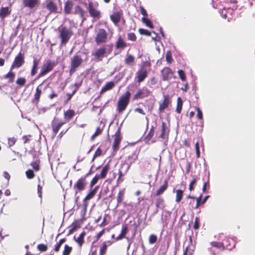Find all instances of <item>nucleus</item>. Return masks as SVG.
Wrapping results in <instances>:
<instances>
[{
    "label": "nucleus",
    "instance_id": "obj_1",
    "mask_svg": "<svg viewBox=\"0 0 255 255\" xmlns=\"http://www.w3.org/2000/svg\"><path fill=\"white\" fill-rule=\"evenodd\" d=\"M130 96V92L127 91L119 98L117 105V111L118 113H122L126 110L129 103Z\"/></svg>",
    "mask_w": 255,
    "mask_h": 255
},
{
    "label": "nucleus",
    "instance_id": "obj_2",
    "mask_svg": "<svg viewBox=\"0 0 255 255\" xmlns=\"http://www.w3.org/2000/svg\"><path fill=\"white\" fill-rule=\"evenodd\" d=\"M108 46L110 47L108 50H107L106 46L103 45L92 53V55L94 57V60L96 62L101 61L105 56L111 53L112 51V46L108 45Z\"/></svg>",
    "mask_w": 255,
    "mask_h": 255
},
{
    "label": "nucleus",
    "instance_id": "obj_3",
    "mask_svg": "<svg viewBox=\"0 0 255 255\" xmlns=\"http://www.w3.org/2000/svg\"><path fill=\"white\" fill-rule=\"evenodd\" d=\"M59 38L61 40V45L65 46L73 35L72 29L66 26H63L59 29Z\"/></svg>",
    "mask_w": 255,
    "mask_h": 255
},
{
    "label": "nucleus",
    "instance_id": "obj_4",
    "mask_svg": "<svg viewBox=\"0 0 255 255\" xmlns=\"http://www.w3.org/2000/svg\"><path fill=\"white\" fill-rule=\"evenodd\" d=\"M87 10L90 16L96 20L100 19L102 17V13L99 8V3L97 2H89Z\"/></svg>",
    "mask_w": 255,
    "mask_h": 255
},
{
    "label": "nucleus",
    "instance_id": "obj_5",
    "mask_svg": "<svg viewBox=\"0 0 255 255\" xmlns=\"http://www.w3.org/2000/svg\"><path fill=\"white\" fill-rule=\"evenodd\" d=\"M56 65V63L54 61L51 60H47L46 63H44L41 67V71L37 76L35 80L44 76L49 72H51Z\"/></svg>",
    "mask_w": 255,
    "mask_h": 255
},
{
    "label": "nucleus",
    "instance_id": "obj_6",
    "mask_svg": "<svg viewBox=\"0 0 255 255\" xmlns=\"http://www.w3.org/2000/svg\"><path fill=\"white\" fill-rule=\"evenodd\" d=\"M83 62V60L80 55L77 54L74 55L71 59L69 69L70 75L73 74L77 69L82 65Z\"/></svg>",
    "mask_w": 255,
    "mask_h": 255
},
{
    "label": "nucleus",
    "instance_id": "obj_7",
    "mask_svg": "<svg viewBox=\"0 0 255 255\" xmlns=\"http://www.w3.org/2000/svg\"><path fill=\"white\" fill-rule=\"evenodd\" d=\"M89 173H87L85 175L81 177L75 183L73 188L75 190V194H77L79 192L84 190L87 185V177Z\"/></svg>",
    "mask_w": 255,
    "mask_h": 255
},
{
    "label": "nucleus",
    "instance_id": "obj_8",
    "mask_svg": "<svg viewBox=\"0 0 255 255\" xmlns=\"http://www.w3.org/2000/svg\"><path fill=\"white\" fill-rule=\"evenodd\" d=\"M108 34L104 28H100L96 35L95 41L97 45L105 43L108 40Z\"/></svg>",
    "mask_w": 255,
    "mask_h": 255
},
{
    "label": "nucleus",
    "instance_id": "obj_9",
    "mask_svg": "<svg viewBox=\"0 0 255 255\" xmlns=\"http://www.w3.org/2000/svg\"><path fill=\"white\" fill-rule=\"evenodd\" d=\"M219 236L221 239L224 238L222 240V242L223 244L224 245V250H231L235 247L236 244L233 239L224 236V234H220Z\"/></svg>",
    "mask_w": 255,
    "mask_h": 255
},
{
    "label": "nucleus",
    "instance_id": "obj_10",
    "mask_svg": "<svg viewBox=\"0 0 255 255\" xmlns=\"http://www.w3.org/2000/svg\"><path fill=\"white\" fill-rule=\"evenodd\" d=\"M150 93V90L146 87L138 89L136 93L133 96L132 100L135 101L144 99L148 97Z\"/></svg>",
    "mask_w": 255,
    "mask_h": 255
},
{
    "label": "nucleus",
    "instance_id": "obj_11",
    "mask_svg": "<svg viewBox=\"0 0 255 255\" xmlns=\"http://www.w3.org/2000/svg\"><path fill=\"white\" fill-rule=\"evenodd\" d=\"M24 54L21 52L15 56L11 66L10 70H12L14 68H19L24 63Z\"/></svg>",
    "mask_w": 255,
    "mask_h": 255
},
{
    "label": "nucleus",
    "instance_id": "obj_12",
    "mask_svg": "<svg viewBox=\"0 0 255 255\" xmlns=\"http://www.w3.org/2000/svg\"><path fill=\"white\" fill-rule=\"evenodd\" d=\"M65 124V122L62 121L57 118H54L51 121V128L54 136L58 133L60 128Z\"/></svg>",
    "mask_w": 255,
    "mask_h": 255
},
{
    "label": "nucleus",
    "instance_id": "obj_13",
    "mask_svg": "<svg viewBox=\"0 0 255 255\" xmlns=\"http://www.w3.org/2000/svg\"><path fill=\"white\" fill-rule=\"evenodd\" d=\"M171 103L170 97L167 94L163 95V99L159 103L158 111L160 113L164 112V110L168 108Z\"/></svg>",
    "mask_w": 255,
    "mask_h": 255
},
{
    "label": "nucleus",
    "instance_id": "obj_14",
    "mask_svg": "<svg viewBox=\"0 0 255 255\" xmlns=\"http://www.w3.org/2000/svg\"><path fill=\"white\" fill-rule=\"evenodd\" d=\"M114 139L113 144V149L114 151H117L119 149L120 144L122 139L120 127L118 128L117 130L114 135Z\"/></svg>",
    "mask_w": 255,
    "mask_h": 255
},
{
    "label": "nucleus",
    "instance_id": "obj_15",
    "mask_svg": "<svg viewBox=\"0 0 255 255\" xmlns=\"http://www.w3.org/2000/svg\"><path fill=\"white\" fill-rule=\"evenodd\" d=\"M12 12L11 4H10L6 6H1L0 7V19L4 20L5 18L8 17Z\"/></svg>",
    "mask_w": 255,
    "mask_h": 255
},
{
    "label": "nucleus",
    "instance_id": "obj_16",
    "mask_svg": "<svg viewBox=\"0 0 255 255\" xmlns=\"http://www.w3.org/2000/svg\"><path fill=\"white\" fill-rule=\"evenodd\" d=\"M46 80H44L36 88L35 92L33 99L31 100V103L35 105H37L40 101V96L42 94V90L40 87L44 84Z\"/></svg>",
    "mask_w": 255,
    "mask_h": 255
},
{
    "label": "nucleus",
    "instance_id": "obj_17",
    "mask_svg": "<svg viewBox=\"0 0 255 255\" xmlns=\"http://www.w3.org/2000/svg\"><path fill=\"white\" fill-rule=\"evenodd\" d=\"M137 158L138 154L136 150H133L129 152V154L125 160V163L128 165V168H129L131 164L135 161Z\"/></svg>",
    "mask_w": 255,
    "mask_h": 255
},
{
    "label": "nucleus",
    "instance_id": "obj_18",
    "mask_svg": "<svg viewBox=\"0 0 255 255\" xmlns=\"http://www.w3.org/2000/svg\"><path fill=\"white\" fill-rule=\"evenodd\" d=\"M99 189V186H97L94 188L90 192L85 196V197L84 198L83 200V206L84 207V209L86 210L88 205V203L87 202V201L93 198L96 194L97 192V191Z\"/></svg>",
    "mask_w": 255,
    "mask_h": 255
},
{
    "label": "nucleus",
    "instance_id": "obj_19",
    "mask_svg": "<svg viewBox=\"0 0 255 255\" xmlns=\"http://www.w3.org/2000/svg\"><path fill=\"white\" fill-rule=\"evenodd\" d=\"M136 75L137 82L138 83L142 82L147 76V72L146 68L144 67H142L136 72Z\"/></svg>",
    "mask_w": 255,
    "mask_h": 255
},
{
    "label": "nucleus",
    "instance_id": "obj_20",
    "mask_svg": "<svg viewBox=\"0 0 255 255\" xmlns=\"http://www.w3.org/2000/svg\"><path fill=\"white\" fill-rule=\"evenodd\" d=\"M162 80L168 81L171 79L173 75V72L169 67H164L161 71Z\"/></svg>",
    "mask_w": 255,
    "mask_h": 255
},
{
    "label": "nucleus",
    "instance_id": "obj_21",
    "mask_svg": "<svg viewBox=\"0 0 255 255\" xmlns=\"http://www.w3.org/2000/svg\"><path fill=\"white\" fill-rule=\"evenodd\" d=\"M45 7L49 11L50 13H55L57 12V5L53 0H47Z\"/></svg>",
    "mask_w": 255,
    "mask_h": 255
},
{
    "label": "nucleus",
    "instance_id": "obj_22",
    "mask_svg": "<svg viewBox=\"0 0 255 255\" xmlns=\"http://www.w3.org/2000/svg\"><path fill=\"white\" fill-rule=\"evenodd\" d=\"M23 5L25 7L33 9L37 6L39 3V0H22Z\"/></svg>",
    "mask_w": 255,
    "mask_h": 255
},
{
    "label": "nucleus",
    "instance_id": "obj_23",
    "mask_svg": "<svg viewBox=\"0 0 255 255\" xmlns=\"http://www.w3.org/2000/svg\"><path fill=\"white\" fill-rule=\"evenodd\" d=\"M122 15V11H115L110 15V19L116 25H117L120 22Z\"/></svg>",
    "mask_w": 255,
    "mask_h": 255
},
{
    "label": "nucleus",
    "instance_id": "obj_24",
    "mask_svg": "<svg viewBox=\"0 0 255 255\" xmlns=\"http://www.w3.org/2000/svg\"><path fill=\"white\" fill-rule=\"evenodd\" d=\"M74 6V3L72 0H67L64 3V12L66 14L73 13L72 9Z\"/></svg>",
    "mask_w": 255,
    "mask_h": 255
},
{
    "label": "nucleus",
    "instance_id": "obj_25",
    "mask_svg": "<svg viewBox=\"0 0 255 255\" xmlns=\"http://www.w3.org/2000/svg\"><path fill=\"white\" fill-rule=\"evenodd\" d=\"M75 112L73 109H68L65 111L63 114V117L65 122H69L75 116Z\"/></svg>",
    "mask_w": 255,
    "mask_h": 255
},
{
    "label": "nucleus",
    "instance_id": "obj_26",
    "mask_svg": "<svg viewBox=\"0 0 255 255\" xmlns=\"http://www.w3.org/2000/svg\"><path fill=\"white\" fill-rule=\"evenodd\" d=\"M169 128L165 122L162 123L161 125V133L160 137L162 139L168 138L169 132Z\"/></svg>",
    "mask_w": 255,
    "mask_h": 255
},
{
    "label": "nucleus",
    "instance_id": "obj_27",
    "mask_svg": "<svg viewBox=\"0 0 255 255\" xmlns=\"http://www.w3.org/2000/svg\"><path fill=\"white\" fill-rule=\"evenodd\" d=\"M86 12V11L80 5H76L74 6V11L73 12L74 14H79L80 17L85 19V16Z\"/></svg>",
    "mask_w": 255,
    "mask_h": 255
},
{
    "label": "nucleus",
    "instance_id": "obj_28",
    "mask_svg": "<svg viewBox=\"0 0 255 255\" xmlns=\"http://www.w3.org/2000/svg\"><path fill=\"white\" fill-rule=\"evenodd\" d=\"M168 187V180L165 179L164 181L163 184L157 190L155 195L156 196H160L162 194Z\"/></svg>",
    "mask_w": 255,
    "mask_h": 255
},
{
    "label": "nucleus",
    "instance_id": "obj_29",
    "mask_svg": "<svg viewBox=\"0 0 255 255\" xmlns=\"http://www.w3.org/2000/svg\"><path fill=\"white\" fill-rule=\"evenodd\" d=\"M110 168L111 165L110 163V161H109L103 166L101 170V173L99 174L100 175V177H101V179H105L106 177L108 172L110 170Z\"/></svg>",
    "mask_w": 255,
    "mask_h": 255
},
{
    "label": "nucleus",
    "instance_id": "obj_30",
    "mask_svg": "<svg viewBox=\"0 0 255 255\" xmlns=\"http://www.w3.org/2000/svg\"><path fill=\"white\" fill-rule=\"evenodd\" d=\"M128 46V43L123 38L122 36H119L117 41L116 43L117 49H123Z\"/></svg>",
    "mask_w": 255,
    "mask_h": 255
},
{
    "label": "nucleus",
    "instance_id": "obj_31",
    "mask_svg": "<svg viewBox=\"0 0 255 255\" xmlns=\"http://www.w3.org/2000/svg\"><path fill=\"white\" fill-rule=\"evenodd\" d=\"M86 232L85 231L82 232L77 238L75 237H74V240L78 244L79 247L81 248L82 246L84 243V238L86 236Z\"/></svg>",
    "mask_w": 255,
    "mask_h": 255
},
{
    "label": "nucleus",
    "instance_id": "obj_32",
    "mask_svg": "<svg viewBox=\"0 0 255 255\" xmlns=\"http://www.w3.org/2000/svg\"><path fill=\"white\" fill-rule=\"evenodd\" d=\"M70 227H71V229L68 231V235L73 234V232L80 228L81 226L79 221L78 220H75Z\"/></svg>",
    "mask_w": 255,
    "mask_h": 255
},
{
    "label": "nucleus",
    "instance_id": "obj_33",
    "mask_svg": "<svg viewBox=\"0 0 255 255\" xmlns=\"http://www.w3.org/2000/svg\"><path fill=\"white\" fill-rule=\"evenodd\" d=\"M115 83L113 81L107 82L106 85L102 88L100 93V95L103 94L106 91L111 90L115 86Z\"/></svg>",
    "mask_w": 255,
    "mask_h": 255
},
{
    "label": "nucleus",
    "instance_id": "obj_34",
    "mask_svg": "<svg viewBox=\"0 0 255 255\" xmlns=\"http://www.w3.org/2000/svg\"><path fill=\"white\" fill-rule=\"evenodd\" d=\"M15 77V73L10 69L9 72L3 76L5 79H7L9 83H12L14 82Z\"/></svg>",
    "mask_w": 255,
    "mask_h": 255
},
{
    "label": "nucleus",
    "instance_id": "obj_35",
    "mask_svg": "<svg viewBox=\"0 0 255 255\" xmlns=\"http://www.w3.org/2000/svg\"><path fill=\"white\" fill-rule=\"evenodd\" d=\"M39 60L34 59L33 61V65L31 70L30 75L32 76H34L37 72Z\"/></svg>",
    "mask_w": 255,
    "mask_h": 255
},
{
    "label": "nucleus",
    "instance_id": "obj_36",
    "mask_svg": "<svg viewBox=\"0 0 255 255\" xmlns=\"http://www.w3.org/2000/svg\"><path fill=\"white\" fill-rule=\"evenodd\" d=\"M105 153L106 151H103V150L102 149V146L101 145L99 146L93 155L92 161H94L96 158L99 157L102 155H103L105 154Z\"/></svg>",
    "mask_w": 255,
    "mask_h": 255
},
{
    "label": "nucleus",
    "instance_id": "obj_37",
    "mask_svg": "<svg viewBox=\"0 0 255 255\" xmlns=\"http://www.w3.org/2000/svg\"><path fill=\"white\" fill-rule=\"evenodd\" d=\"M134 57L130 54H127L125 60V64L128 66H133L134 63Z\"/></svg>",
    "mask_w": 255,
    "mask_h": 255
},
{
    "label": "nucleus",
    "instance_id": "obj_38",
    "mask_svg": "<svg viewBox=\"0 0 255 255\" xmlns=\"http://www.w3.org/2000/svg\"><path fill=\"white\" fill-rule=\"evenodd\" d=\"M155 130H154V127L153 126H151L150 128L148 133L147 134V135L144 137V141L145 142H149L150 139L153 137V135L154 134Z\"/></svg>",
    "mask_w": 255,
    "mask_h": 255
},
{
    "label": "nucleus",
    "instance_id": "obj_39",
    "mask_svg": "<svg viewBox=\"0 0 255 255\" xmlns=\"http://www.w3.org/2000/svg\"><path fill=\"white\" fill-rule=\"evenodd\" d=\"M125 190H126L124 188L119 191L117 196L118 205L121 204L123 202L125 194Z\"/></svg>",
    "mask_w": 255,
    "mask_h": 255
},
{
    "label": "nucleus",
    "instance_id": "obj_40",
    "mask_svg": "<svg viewBox=\"0 0 255 255\" xmlns=\"http://www.w3.org/2000/svg\"><path fill=\"white\" fill-rule=\"evenodd\" d=\"M183 101L180 97H178L177 100V106L176 112L177 113L180 114L182 109Z\"/></svg>",
    "mask_w": 255,
    "mask_h": 255
},
{
    "label": "nucleus",
    "instance_id": "obj_41",
    "mask_svg": "<svg viewBox=\"0 0 255 255\" xmlns=\"http://www.w3.org/2000/svg\"><path fill=\"white\" fill-rule=\"evenodd\" d=\"M183 193L184 191L181 189H178L176 191V202L179 203L181 201L183 196Z\"/></svg>",
    "mask_w": 255,
    "mask_h": 255
},
{
    "label": "nucleus",
    "instance_id": "obj_42",
    "mask_svg": "<svg viewBox=\"0 0 255 255\" xmlns=\"http://www.w3.org/2000/svg\"><path fill=\"white\" fill-rule=\"evenodd\" d=\"M26 79L24 77H18L15 81L16 84L20 88L23 87L26 83Z\"/></svg>",
    "mask_w": 255,
    "mask_h": 255
},
{
    "label": "nucleus",
    "instance_id": "obj_43",
    "mask_svg": "<svg viewBox=\"0 0 255 255\" xmlns=\"http://www.w3.org/2000/svg\"><path fill=\"white\" fill-rule=\"evenodd\" d=\"M212 247L216 248L221 250H224V245L223 244V242H212L211 243Z\"/></svg>",
    "mask_w": 255,
    "mask_h": 255
},
{
    "label": "nucleus",
    "instance_id": "obj_44",
    "mask_svg": "<svg viewBox=\"0 0 255 255\" xmlns=\"http://www.w3.org/2000/svg\"><path fill=\"white\" fill-rule=\"evenodd\" d=\"M196 110L197 111V118L200 120L201 121H200V123H201V127L202 128L203 126V114H202V111L201 110V109L199 108V107H196Z\"/></svg>",
    "mask_w": 255,
    "mask_h": 255
},
{
    "label": "nucleus",
    "instance_id": "obj_45",
    "mask_svg": "<svg viewBox=\"0 0 255 255\" xmlns=\"http://www.w3.org/2000/svg\"><path fill=\"white\" fill-rule=\"evenodd\" d=\"M164 199L161 197H159L157 199L156 201V207L157 209L163 208L165 207L164 204Z\"/></svg>",
    "mask_w": 255,
    "mask_h": 255
},
{
    "label": "nucleus",
    "instance_id": "obj_46",
    "mask_svg": "<svg viewBox=\"0 0 255 255\" xmlns=\"http://www.w3.org/2000/svg\"><path fill=\"white\" fill-rule=\"evenodd\" d=\"M101 179L99 174H96L91 180L90 183L89 187L92 188L95 184H96L99 180Z\"/></svg>",
    "mask_w": 255,
    "mask_h": 255
},
{
    "label": "nucleus",
    "instance_id": "obj_47",
    "mask_svg": "<svg viewBox=\"0 0 255 255\" xmlns=\"http://www.w3.org/2000/svg\"><path fill=\"white\" fill-rule=\"evenodd\" d=\"M142 21L148 27H149L150 28H153V25L152 24V21L146 17H142Z\"/></svg>",
    "mask_w": 255,
    "mask_h": 255
},
{
    "label": "nucleus",
    "instance_id": "obj_48",
    "mask_svg": "<svg viewBox=\"0 0 255 255\" xmlns=\"http://www.w3.org/2000/svg\"><path fill=\"white\" fill-rule=\"evenodd\" d=\"M40 161L39 160H36L35 161L32 162L30 163L31 166L32 167L33 169L37 171L40 169Z\"/></svg>",
    "mask_w": 255,
    "mask_h": 255
},
{
    "label": "nucleus",
    "instance_id": "obj_49",
    "mask_svg": "<svg viewBox=\"0 0 255 255\" xmlns=\"http://www.w3.org/2000/svg\"><path fill=\"white\" fill-rule=\"evenodd\" d=\"M72 250V248L68 245L64 246V249L63 251L62 255H69Z\"/></svg>",
    "mask_w": 255,
    "mask_h": 255
},
{
    "label": "nucleus",
    "instance_id": "obj_50",
    "mask_svg": "<svg viewBox=\"0 0 255 255\" xmlns=\"http://www.w3.org/2000/svg\"><path fill=\"white\" fill-rule=\"evenodd\" d=\"M107 250V245H106V242H104L103 243L102 246L100 249L99 255H104L106 253Z\"/></svg>",
    "mask_w": 255,
    "mask_h": 255
},
{
    "label": "nucleus",
    "instance_id": "obj_51",
    "mask_svg": "<svg viewBox=\"0 0 255 255\" xmlns=\"http://www.w3.org/2000/svg\"><path fill=\"white\" fill-rule=\"evenodd\" d=\"M165 58L166 61L169 63H171L173 61V59L172 57V53L170 51H168L166 53Z\"/></svg>",
    "mask_w": 255,
    "mask_h": 255
},
{
    "label": "nucleus",
    "instance_id": "obj_52",
    "mask_svg": "<svg viewBox=\"0 0 255 255\" xmlns=\"http://www.w3.org/2000/svg\"><path fill=\"white\" fill-rule=\"evenodd\" d=\"M202 194H201L198 197L196 198V204L195 206L194 207V209H197L199 208L200 205H203L202 202Z\"/></svg>",
    "mask_w": 255,
    "mask_h": 255
},
{
    "label": "nucleus",
    "instance_id": "obj_53",
    "mask_svg": "<svg viewBox=\"0 0 255 255\" xmlns=\"http://www.w3.org/2000/svg\"><path fill=\"white\" fill-rule=\"evenodd\" d=\"M37 249L39 251L43 252L47 250L48 247L46 245L40 244L37 245Z\"/></svg>",
    "mask_w": 255,
    "mask_h": 255
},
{
    "label": "nucleus",
    "instance_id": "obj_54",
    "mask_svg": "<svg viewBox=\"0 0 255 255\" xmlns=\"http://www.w3.org/2000/svg\"><path fill=\"white\" fill-rule=\"evenodd\" d=\"M102 130L103 129L102 128H101L100 127H98L94 133L91 136V139L94 140L96 137L102 133Z\"/></svg>",
    "mask_w": 255,
    "mask_h": 255
},
{
    "label": "nucleus",
    "instance_id": "obj_55",
    "mask_svg": "<svg viewBox=\"0 0 255 255\" xmlns=\"http://www.w3.org/2000/svg\"><path fill=\"white\" fill-rule=\"evenodd\" d=\"M26 177L28 179H31L34 177L35 174L31 169H28L25 172Z\"/></svg>",
    "mask_w": 255,
    "mask_h": 255
},
{
    "label": "nucleus",
    "instance_id": "obj_56",
    "mask_svg": "<svg viewBox=\"0 0 255 255\" xmlns=\"http://www.w3.org/2000/svg\"><path fill=\"white\" fill-rule=\"evenodd\" d=\"M157 237L156 235L151 234L149 237V243L150 244H153L157 242Z\"/></svg>",
    "mask_w": 255,
    "mask_h": 255
},
{
    "label": "nucleus",
    "instance_id": "obj_57",
    "mask_svg": "<svg viewBox=\"0 0 255 255\" xmlns=\"http://www.w3.org/2000/svg\"><path fill=\"white\" fill-rule=\"evenodd\" d=\"M77 90H74L72 93H67L66 96L67 97L66 100L64 101V104H67L69 102V101L71 100L73 96L76 93Z\"/></svg>",
    "mask_w": 255,
    "mask_h": 255
},
{
    "label": "nucleus",
    "instance_id": "obj_58",
    "mask_svg": "<svg viewBox=\"0 0 255 255\" xmlns=\"http://www.w3.org/2000/svg\"><path fill=\"white\" fill-rule=\"evenodd\" d=\"M118 175H119V177L117 180V183L118 185L122 183L124 181V178H123L124 174H123V172L121 170H120L119 171Z\"/></svg>",
    "mask_w": 255,
    "mask_h": 255
},
{
    "label": "nucleus",
    "instance_id": "obj_59",
    "mask_svg": "<svg viewBox=\"0 0 255 255\" xmlns=\"http://www.w3.org/2000/svg\"><path fill=\"white\" fill-rule=\"evenodd\" d=\"M127 35L128 40L132 41H136L137 38L134 33L129 32L128 33Z\"/></svg>",
    "mask_w": 255,
    "mask_h": 255
},
{
    "label": "nucleus",
    "instance_id": "obj_60",
    "mask_svg": "<svg viewBox=\"0 0 255 255\" xmlns=\"http://www.w3.org/2000/svg\"><path fill=\"white\" fill-rule=\"evenodd\" d=\"M178 75L181 79V80L183 81H185L186 80V75L185 72L182 70H179L178 71Z\"/></svg>",
    "mask_w": 255,
    "mask_h": 255
},
{
    "label": "nucleus",
    "instance_id": "obj_61",
    "mask_svg": "<svg viewBox=\"0 0 255 255\" xmlns=\"http://www.w3.org/2000/svg\"><path fill=\"white\" fill-rule=\"evenodd\" d=\"M138 31L139 33L141 35H144L148 36L151 35V32L146 29L143 28H139Z\"/></svg>",
    "mask_w": 255,
    "mask_h": 255
},
{
    "label": "nucleus",
    "instance_id": "obj_62",
    "mask_svg": "<svg viewBox=\"0 0 255 255\" xmlns=\"http://www.w3.org/2000/svg\"><path fill=\"white\" fill-rule=\"evenodd\" d=\"M199 218L196 217L195 219V221L193 226V228L195 230H197L199 228Z\"/></svg>",
    "mask_w": 255,
    "mask_h": 255
},
{
    "label": "nucleus",
    "instance_id": "obj_63",
    "mask_svg": "<svg viewBox=\"0 0 255 255\" xmlns=\"http://www.w3.org/2000/svg\"><path fill=\"white\" fill-rule=\"evenodd\" d=\"M197 179L196 178H194L192 181L190 183L189 186V190L190 191H193L194 189V185L196 183Z\"/></svg>",
    "mask_w": 255,
    "mask_h": 255
},
{
    "label": "nucleus",
    "instance_id": "obj_64",
    "mask_svg": "<svg viewBox=\"0 0 255 255\" xmlns=\"http://www.w3.org/2000/svg\"><path fill=\"white\" fill-rule=\"evenodd\" d=\"M139 9H140V13L143 15V17H146L148 16V14H147V13L146 12V10H145V9L143 7L140 6L139 7Z\"/></svg>",
    "mask_w": 255,
    "mask_h": 255
}]
</instances>
